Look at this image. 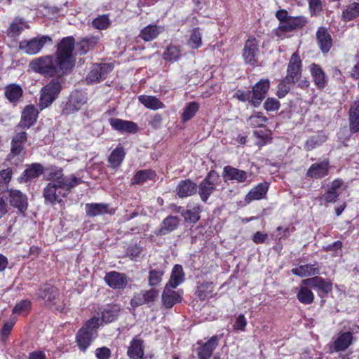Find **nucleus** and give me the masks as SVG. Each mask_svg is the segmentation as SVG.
<instances>
[{
    "instance_id": "nucleus-1",
    "label": "nucleus",
    "mask_w": 359,
    "mask_h": 359,
    "mask_svg": "<svg viewBox=\"0 0 359 359\" xmlns=\"http://www.w3.org/2000/svg\"><path fill=\"white\" fill-rule=\"evenodd\" d=\"M74 37L63 38L57 45L55 58L53 55L36 57L30 62L29 67L35 72L49 76L66 73L74 66Z\"/></svg>"
},
{
    "instance_id": "nucleus-2",
    "label": "nucleus",
    "mask_w": 359,
    "mask_h": 359,
    "mask_svg": "<svg viewBox=\"0 0 359 359\" xmlns=\"http://www.w3.org/2000/svg\"><path fill=\"white\" fill-rule=\"evenodd\" d=\"M100 327V318H92L80 328L76 334V342L81 351H86L93 340L97 337V328Z\"/></svg>"
},
{
    "instance_id": "nucleus-3",
    "label": "nucleus",
    "mask_w": 359,
    "mask_h": 359,
    "mask_svg": "<svg viewBox=\"0 0 359 359\" xmlns=\"http://www.w3.org/2000/svg\"><path fill=\"white\" fill-rule=\"evenodd\" d=\"M27 137L28 135L25 131L15 127L14 134L11 138V151L6 158L11 164L16 165L24 159L26 153L25 144Z\"/></svg>"
},
{
    "instance_id": "nucleus-4",
    "label": "nucleus",
    "mask_w": 359,
    "mask_h": 359,
    "mask_svg": "<svg viewBox=\"0 0 359 359\" xmlns=\"http://www.w3.org/2000/svg\"><path fill=\"white\" fill-rule=\"evenodd\" d=\"M46 178L49 183H55L57 185H62L63 188H74L81 184L83 180L74 175L65 177L61 168L50 166L46 169Z\"/></svg>"
},
{
    "instance_id": "nucleus-5",
    "label": "nucleus",
    "mask_w": 359,
    "mask_h": 359,
    "mask_svg": "<svg viewBox=\"0 0 359 359\" xmlns=\"http://www.w3.org/2000/svg\"><path fill=\"white\" fill-rule=\"evenodd\" d=\"M53 39L50 36L43 35L34 37L29 40H23L20 42L19 48L27 55H36L41 52L46 44H52Z\"/></svg>"
},
{
    "instance_id": "nucleus-6",
    "label": "nucleus",
    "mask_w": 359,
    "mask_h": 359,
    "mask_svg": "<svg viewBox=\"0 0 359 359\" xmlns=\"http://www.w3.org/2000/svg\"><path fill=\"white\" fill-rule=\"evenodd\" d=\"M74 188H63L62 185H57L55 183H48L44 188L43 196L45 203L55 204L61 203L62 198L67 197Z\"/></svg>"
},
{
    "instance_id": "nucleus-7",
    "label": "nucleus",
    "mask_w": 359,
    "mask_h": 359,
    "mask_svg": "<svg viewBox=\"0 0 359 359\" xmlns=\"http://www.w3.org/2000/svg\"><path fill=\"white\" fill-rule=\"evenodd\" d=\"M219 179L218 173L215 170H211L201 181L198 185V194L202 201L206 202L210 196L215 191Z\"/></svg>"
},
{
    "instance_id": "nucleus-8",
    "label": "nucleus",
    "mask_w": 359,
    "mask_h": 359,
    "mask_svg": "<svg viewBox=\"0 0 359 359\" xmlns=\"http://www.w3.org/2000/svg\"><path fill=\"white\" fill-rule=\"evenodd\" d=\"M87 102L85 93L81 90L72 92L68 100L62 106L63 114L69 115L78 111Z\"/></svg>"
},
{
    "instance_id": "nucleus-9",
    "label": "nucleus",
    "mask_w": 359,
    "mask_h": 359,
    "mask_svg": "<svg viewBox=\"0 0 359 359\" xmlns=\"http://www.w3.org/2000/svg\"><path fill=\"white\" fill-rule=\"evenodd\" d=\"M302 74V60L297 53H294L287 65L285 80L288 83H294L299 81Z\"/></svg>"
},
{
    "instance_id": "nucleus-10",
    "label": "nucleus",
    "mask_w": 359,
    "mask_h": 359,
    "mask_svg": "<svg viewBox=\"0 0 359 359\" xmlns=\"http://www.w3.org/2000/svg\"><path fill=\"white\" fill-rule=\"evenodd\" d=\"M270 82L268 79H261L252 88L251 91L252 97L250 104L255 107L260 105L265 98L266 94L269 89Z\"/></svg>"
},
{
    "instance_id": "nucleus-11",
    "label": "nucleus",
    "mask_w": 359,
    "mask_h": 359,
    "mask_svg": "<svg viewBox=\"0 0 359 359\" xmlns=\"http://www.w3.org/2000/svg\"><path fill=\"white\" fill-rule=\"evenodd\" d=\"M111 70L112 67L109 64H95L86 77V81L88 83L100 82L104 79Z\"/></svg>"
},
{
    "instance_id": "nucleus-12",
    "label": "nucleus",
    "mask_w": 359,
    "mask_h": 359,
    "mask_svg": "<svg viewBox=\"0 0 359 359\" xmlns=\"http://www.w3.org/2000/svg\"><path fill=\"white\" fill-rule=\"evenodd\" d=\"M38 109L33 104L26 106L22 113L21 119L16 128L28 129L35 124L38 117Z\"/></svg>"
},
{
    "instance_id": "nucleus-13",
    "label": "nucleus",
    "mask_w": 359,
    "mask_h": 359,
    "mask_svg": "<svg viewBox=\"0 0 359 359\" xmlns=\"http://www.w3.org/2000/svg\"><path fill=\"white\" fill-rule=\"evenodd\" d=\"M172 287L165 286L162 292V304L166 309H171L175 304L180 303L182 299L183 291H175Z\"/></svg>"
},
{
    "instance_id": "nucleus-14",
    "label": "nucleus",
    "mask_w": 359,
    "mask_h": 359,
    "mask_svg": "<svg viewBox=\"0 0 359 359\" xmlns=\"http://www.w3.org/2000/svg\"><path fill=\"white\" fill-rule=\"evenodd\" d=\"M302 283L311 288L318 290L320 295L321 293L327 294L332 289V283L320 276H315L303 280Z\"/></svg>"
},
{
    "instance_id": "nucleus-15",
    "label": "nucleus",
    "mask_w": 359,
    "mask_h": 359,
    "mask_svg": "<svg viewBox=\"0 0 359 359\" xmlns=\"http://www.w3.org/2000/svg\"><path fill=\"white\" fill-rule=\"evenodd\" d=\"M248 177L247 172L230 165H226L223 169L222 177L224 182L234 181L237 183H244L247 182Z\"/></svg>"
},
{
    "instance_id": "nucleus-16",
    "label": "nucleus",
    "mask_w": 359,
    "mask_h": 359,
    "mask_svg": "<svg viewBox=\"0 0 359 359\" xmlns=\"http://www.w3.org/2000/svg\"><path fill=\"white\" fill-rule=\"evenodd\" d=\"M38 298L43 299L48 306H51L56 304V300L59 297L58 290L51 285H43L37 292Z\"/></svg>"
},
{
    "instance_id": "nucleus-17",
    "label": "nucleus",
    "mask_w": 359,
    "mask_h": 359,
    "mask_svg": "<svg viewBox=\"0 0 359 359\" xmlns=\"http://www.w3.org/2000/svg\"><path fill=\"white\" fill-rule=\"evenodd\" d=\"M258 45L255 39H249L245 41L243 56L246 63L250 65H254L256 63L259 51Z\"/></svg>"
},
{
    "instance_id": "nucleus-18",
    "label": "nucleus",
    "mask_w": 359,
    "mask_h": 359,
    "mask_svg": "<svg viewBox=\"0 0 359 359\" xmlns=\"http://www.w3.org/2000/svg\"><path fill=\"white\" fill-rule=\"evenodd\" d=\"M9 202L11 206L24 212L28 206L27 198L25 194L17 189L9 191Z\"/></svg>"
},
{
    "instance_id": "nucleus-19",
    "label": "nucleus",
    "mask_w": 359,
    "mask_h": 359,
    "mask_svg": "<svg viewBox=\"0 0 359 359\" xmlns=\"http://www.w3.org/2000/svg\"><path fill=\"white\" fill-rule=\"evenodd\" d=\"M330 163L327 160L313 163L306 172V176L313 179H320L328 175Z\"/></svg>"
},
{
    "instance_id": "nucleus-20",
    "label": "nucleus",
    "mask_w": 359,
    "mask_h": 359,
    "mask_svg": "<svg viewBox=\"0 0 359 359\" xmlns=\"http://www.w3.org/2000/svg\"><path fill=\"white\" fill-rule=\"evenodd\" d=\"M316 39L321 51L324 54L327 53L332 46V39L325 27H320L318 28L316 32Z\"/></svg>"
},
{
    "instance_id": "nucleus-21",
    "label": "nucleus",
    "mask_w": 359,
    "mask_h": 359,
    "mask_svg": "<svg viewBox=\"0 0 359 359\" xmlns=\"http://www.w3.org/2000/svg\"><path fill=\"white\" fill-rule=\"evenodd\" d=\"M307 22L306 18L304 16H290L286 22H283L282 25H278V29L284 32H290L302 29Z\"/></svg>"
},
{
    "instance_id": "nucleus-22",
    "label": "nucleus",
    "mask_w": 359,
    "mask_h": 359,
    "mask_svg": "<svg viewBox=\"0 0 359 359\" xmlns=\"http://www.w3.org/2000/svg\"><path fill=\"white\" fill-rule=\"evenodd\" d=\"M43 166L39 163H34L29 165L24 170L18 181L20 182H27L37 178L43 172Z\"/></svg>"
},
{
    "instance_id": "nucleus-23",
    "label": "nucleus",
    "mask_w": 359,
    "mask_h": 359,
    "mask_svg": "<svg viewBox=\"0 0 359 359\" xmlns=\"http://www.w3.org/2000/svg\"><path fill=\"white\" fill-rule=\"evenodd\" d=\"M104 280L107 284L114 289H123L127 285L126 275L116 271L107 273Z\"/></svg>"
},
{
    "instance_id": "nucleus-24",
    "label": "nucleus",
    "mask_w": 359,
    "mask_h": 359,
    "mask_svg": "<svg viewBox=\"0 0 359 359\" xmlns=\"http://www.w3.org/2000/svg\"><path fill=\"white\" fill-rule=\"evenodd\" d=\"M309 68L315 85L318 89H323L328 81L325 72L320 65L315 63L311 64Z\"/></svg>"
},
{
    "instance_id": "nucleus-25",
    "label": "nucleus",
    "mask_w": 359,
    "mask_h": 359,
    "mask_svg": "<svg viewBox=\"0 0 359 359\" xmlns=\"http://www.w3.org/2000/svg\"><path fill=\"white\" fill-rule=\"evenodd\" d=\"M156 264H150L149 266L148 271V285L151 287H155L161 285L163 280V276L165 273V270L162 266H155Z\"/></svg>"
},
{
    "instance_id": "nucleus-26",
    "label": "nucleus",
    "mask_w": 359,
    "mask_h": 359,
    "mask_svg": "<svg viewBox=\"0 0 359 359\" xmlns=\"http://www.w3.org/2000/svg\"><path fill=\"white\" fill-rule=\"evenodd\" d=\"M175 191L179 197H187L196 193L197 185L189 179L181 180L177 184Z\"/></svg>"
},
{
    "instance_id": "nucleus-27",
    "label": "nucleus",
    "mask_w": 359,
    "mask_h": 359,
    "mask_svg": "<svg viewBox=\"0 0 359 359\" xmlns=\"http://www.w3.org/2000/svg\"><path fill=\"white\" fill-rule=\"evenodd\" d=\"M109 122L111 126L116 130L130 133L137 131V125L134 122L120 118H111Z\"/></svg>"
},
{
    "instance_id": "nucleus-28",
    "label": "nucleus",
    "mask_w": 359,
    "mask_h": 359,
    "mask_svg": "<svg viewBox=\"0 0 359 359\" xmlns=\"http://www.w3.org/2000/svg\"><path fill=\"white\" fill-rule=\"evenodd\" d=\"M353 339L351 332H343L334 340L332 347L337 352L345 351L352 344Z\"/></svg>"
},
{
    "instance_id": "nucleus-29",
    "label": "nucleus",
    "mask_w": 359,
    "mask_h": 359,
    "mask_svg": "<svg viewBox=\"0 0 359 359\" xmlns=\"http://www.w3.org/2000/svg\"><path fill=\"white\" fill-rule=\"evenodd\" d=\"M164 32V27L154 25H149L144 27L140 34V37L144 41H151Z\"/></svg>"
},
{
    "instance_id": "nucleus-30",
    "label": "nucleus",
    "mask_w": 359,
    "mask_h": 359,
    "mask_svg": "<svg viewBox=\"0 0 359 359\" xmlns=\"http://www.w3.org/2000/svg\"><path fill=\"white\" fill-rule=\"evenodd\" d=\"M219 338L217 336H212L207 342L201 346L198 350V355L201 359H208L210 357L212 351L218 345Z\"/></svg>"
},
{
    "instance_id": "nucleus-31",
    "label": "nucleus",
    "mask_w": 359,
    "mask_h": 359,
    "mask_svg": "<svg viewBox=\"0 0 359 359\" xmlns=\"http://www.w3.org/2000/svg\"><path fill=\"white\" fill-rule=\"evenodd\" d=\"M23 94L22 88L16 83L8 84L5 87L4 95L11 103L18 102Z\"/></svg>"
},
{
    "instance_id": "nucleus-32",
    "label": "nucleus",
    "mask_w": 359,
    "mask_h": 359,
    "mask_svg": "<svg viewBox=\"0 0 359 359\" xmlns=\"http://www.w3.org/2000/svg\"><path fill=\"white\" fill-rule=\"evenodd\" d=\"M184 281V273L183 268L180 264H175L172 268L169 281L166 283V286L177 288L180 284Z\"/></svg>"
},
{
    "instance_id": "nucleus-33",
    "label": "nucleus",
    "mask_w": 359,
    "mask_h": 359,
    "mask_svg": "<svg viewBox=\"0 0 359 359\" xmlns=\"http://www.w3.org/2000/svg\"><path fill=\"white\" fill-rule=\"evenodd\" d=\"M121 309L117 305H109L102 312L100 318V325L102 323H108L115 320L119 316Z\"/></svg>"
},
{
    "instance_id": "nucleus-34",
    "label": "nucleus",
    "mask_w": 359,
    "mask_h": 359,
    "mask_svg": "<svg viewBox=\"0 0 359 359\" xmlns=\"http://www.w3.org/2000/svg\"><path fill=\"white\" fill-rule=\"evenodd\" d=\"M127 354L130 359H142L144 355L143 341L133 339L128 348Z\"/></svg>"
},
{
    "instance_id": "nucleus-35",
    "label": "nucleus",
    "mask_w": 359,
    "mask_h": 359,
    "mask_svg": "<svg viewBox=\"0 0 359 359\" xmlns=\"http://www.w3.org/2000/svg\"><path fill=\"white\" fill-rule=\"evenodd\" d=\"M180 220L177 217L170 215L165 218L158 230L160 235H166L175 230L179 225Z\"/></svg>"
},
{
    "instance_id": "nucleus-36",
    "label": "nucleus",
    "mask_w": 359,
    "mask_h": 359,
    "mask_svg": "<svg viewBox=\"0 0 359 359\" xmlns=\"http://www.w3.org/2000/svg\"><path fill=\"white\" fill-rule=\"evenodd\" d=\"M350 130L353 133L359 131V99L355 101L350 109Z\"/></svg>"
},
{
    "instance_id": "nucleus-37",
    "label": "nucleus",
    "mask_w": 359,
    "mask_h": 359,
    "mask_svg": "<svg viewBox=\"0 0 359 359\" xmlns=\"http://www.w3.org/2000/svg\"><path fill=\"white\" fill-rule=\"evenodd\" d=\"M268 190V186L266 184L260 183L252 189L245 196V201L248 203L254 200H259L265 196Z\"/></svg>"
},
{
    "instance_id": "nucleus-38",
    "label": "nucleus",
    "mask_w": 359,
    "mask_h": 359,
    "mask_svg": "<svg viewBox=\"0 0 359 359\" xmlns=\"http://www.w3.org/2000/svg\"><path fill=\"white\" fill-rule=\"evenodd\" d=\"M85 209L88 216L95 217L107 213L108 205L104 203H87Z\"/></svg>"
},
{
    "instance_id": "nucleus-39",
    "label": "nucleus",
    "mask_w": 359,
    "mask_h": 359,
    "mask_svg": "<svg viewBox=\"0 0 359 359\" xmlns=\"http://www.w3.org/2000/svg\"><path fill=\"white\" fill-rule=\"evenodd\" d=\"M98 42V37L90 36L81 39L77 44V48L81 55L87 53L93 49Z\"/></svg>"
},
{
    "instance_id": "nucleus-40",
    "label": "nucleus",
    "mask_w": 359,
    "mask_h": 359,
    "mask_svg": "<svg viewBox=\"0 0 359 359\" xmlns=\"http://www.w3.org/2000/svg\"><path fill=\"white\" fill-rule=\"evenodd\" d=\"M138 99L139 101L148 109L156 110L164 107L163 103L155 96L140 95Z\"/></svg>"
},
{
    "instance_id": "nucleus-41",
    "label": "nucleus",
    "mask_w": 359,
    "mask_h": 359,
    "mask_svg": "<svg viewBox=\"0 0 359 359\" xmlns=\"http://www.w3.org/2000/svg\"><path fill=\"white\" fill-rule=\"evenodd\" d=\"M292 273L300 277L310 276L319 273V269L315 265L306 264L292 269Z\"/></svg>"
},
{
    "instance_id": "nucleus-42",
    "label": "nucleus",
    "mask_w": 359,
    "mask_h": 359,
    "mask_svg": "<svg viewBox=\"0 0 359 359\" xmlns=\"http://www.w3.org/2000/svg\"><path fill=\"white\" fill-rule=\"evenodd\" d=\"M126 153L121 146H118L109 156L108 161L113 168L118 167L124 159Z\"/></svg>"
},
{
    "instance_id": "nucleus-43",
    "label": "nucleus",
    "mask_w": 359,
    "mask_h": 359,
    "mask_svg": "<svg viewBox=\"0 0 359 359\" xmlns=\"http://www.w3.org/2000/svg\"><path fill=\"white\" fill-rule=\"evenodd\" d=\"M156 176L154 171L151 169L141 170L136 172L132 179L133 184H141L148 180H152Z\"/></svg>"
},
{
    "instance_id": "nucleus-44",
    "label": "nucleus",
    "mask_w": 359,
    "mask_h": 359,
    "mask_svg": "<svg viewBox=\"0 0 359 359\" xmlns=\"http://www.w3.org/2000/svg\"><path fill=\"white\" fill-rule=\"evenodd\" d=\"M359 16V3L353 2L346 6L342 12V18L345 21H351Z\"/></svg>"
},
{
    "instance_id": "nucleus-45",
    "label": "nucleus",
    "mask_w": 359,
    "mask_h": 359,
    "mask_svg": "<svg viewBox=\"0 0 359 359\" xmlns=\"http://www.w3.org/2000/svg\"><path fill=\"white\" fill-rule=\"evenodd\" d=\"M187 44L192 49L199 48L202 46V34L198 27L191 29Z\"/></svg>"
},
{
    "instance_id": "nucleus-46",
    "label": "nucleus",
    "mask_w": 359,
    "mask_h": 359,
    "mask_svg": "<svg viewBox=\"0 0 359 359\" xmlns=\"http://www.w3.org/2000/svg\"><path fill=\"white\" fill-rule=\"evenodd\" d=\"M27 27L24 19L16 18L10 25L8 34L12 36H18L25 28Z\"/></svg>"
},
{
    "instance_id": "nucleus-47",
    "label": "nucleus",
    "mask_w": 359,
    "mask_h": 359,
    "mask_svg": "<svg viewBox=\"0 0 359 359\" xmlns=\"http://www.w3.org/2000/svg\"><path fill=\"white\" fill-rule=\"evenodd\" d=\"M180 50L177 46L169 45L163 53V57L165 60L175 62L180 57Z\"/></svg>"
},
{
    "instance_id": "nucleus-48",
    "label": "nucleus",
    "mask_w": 359,
    "mask_h": 359,
    "mask_svg": "<svg viewBox=\"0 0 359 359\" xmlns=\"http://www.w3.org/2000/svg\"><path fill=\"white\" fill-rule=\"evenodd\" d=\"M199 104L196 102H189L184 109L182 114V119L183 122H187L193 118L196 112L198 111Z\"/></svg>"
},
{
    "instance_id": "nucleus-49",
    "label": "nucleus",
    "mask_w": 359,
    "mask_h": 359,
    "mask_svg": "<svg viewBox=\"0 0 359 359\" xmlns=\"http://www.w3.org/2000/svg\"><path fill=\"white\" fill-rule=\"evenodd\" d=\"M298 300L304 304H310L313 302L314 295L307 287H302L297 294Z\"/></svg>"
},
{
    "instance_id": "nucleus-50",
    "label": "nucleus",
    "mask_w": 359,
    "mask_h": 359,
    "mask_svg": "<svg viewBox=\"0 0 359 359\" xmlns=\"http://www.w3.org/2000/svg\"><path fill=\"white\" fill-rule=\"evenodd\" d=\"M13 175L11 168H8L0 171V193H3L8 187Z\"/></svg>"
},
{
    "instance_id": "nucleus-51",
    "label": "nucleus",
    "mask_w": 359,
    "mask_h": 359,
    "mask_svg": "<svg viewBox=\"0 0 359 359\" xmlns=\"http://www.w3.org/2000/svg\"><path fill=\"white\" fill-rule=\"evenodd\" d=\"M325 140V136L317 134L310 137L305 142L304 149L306 151H311L317 146L320 145Z\"/></svg>"
},
{
    "instance_id": "nucleus-52",
    "label": "nucleus",
    "mask_w": 359,
    "mask_h": 359,
    "mask_svg": "<svg viewBox=\"0 0 359 359\" xmlns=\"http://www.w3.org/2000/svg\"><path fill=\"white\" fill-rule=\"evenodd\" d=\"M200 208L198 207L193 208L192 209H187L182 212V216L184 218L186 222L191 223H196L200 219Z\"/></svg>"
},
{
    "instance_id": "nucleus-53",
    "label": "nucleus",
    "mask_w": 359,
    "mask_h": 359,
    "mask_svg": "<svg viewBox=\"0 0 359 359\" xmlns=\"http://www.w3.org/2000/svg\"><path fill=\"white\" fill-rule=\"evenodd\" d=\"M44 88L45 91L51 95L55 100L57 98L62 89L60 82L57 79H52L50 83L44 86Z\"/></svg>"
},
{
    "instance_id": "nucleus-54",
    "label": "nucleus",
    "mask_w": 359,
    "mask_h": 359,
    "mask_svg": "<svg viewBox=\"0 0 359 359\" xmlns=\"http://www.w3.org/2000/svg\"><path fill=\"white\" fill-rule=\"evenodd\" d=\"M93 27L97 29H105L109 25V20L105 15H100L92 22Z\"/></svg>"
},
{
    "instance_id": "nucleus-55",
    "label": "nucleus",
    "mask_w": 359,
    "mask_h": 359,
    "mask_svg": "<svg viewBox=\"0 0 359 359\" xmlns=\"http://www.w3.org/2000/svg\"><path fill=\"white\" fill-rule=\"evenodd\" d=\"M54 100L55 99H53V96L45 91V88L43 87L41 91V97L39 100V106L41 108L44 109L48 107L53 103Z\"/></svg>"
},
{
    "instance_id": "nucleus-56",
    "label": "nucleus",
    "mask_w": 359,
    "mask_h": 359,
    "mask_svg": "<svg viewBox=\"0 0 359 359\" xmlns=\"http://www.w3.org/2000/svg\"><path fill=\"white\" fill-rule=\"evenodd\" d=\"M339 196L338 191H332L328 189L327 192L320 197V201L321 203H334L337 201Z\"/></svg>"
},
{
    "instance_id": "nucleus-57",
    "label": "nucleus",
    "mask_w": 359,
    "mask_h": 359,
    "mask_svg": "<svg viewBox=\"0 0 359 359\" xmlns=\"http://www.w3.org/2000/svg\"><path fill=\"white\" fill-rule=\"evenodd\" d=\"M31 302L29 300H22L14 306L13 313L20 315L27 312L31 309Z\"/></svg>"
},
{
    "instance_id": "nucleus-58",
    "label": "nucleus",
    "mask_w": 359,
    "mask_h": 359,
    "mask_svg": "<svg viewBox=\"0 0 359 359\" xmlns=\"http://www.w3.org/2000/svg\"><path fill=\"white\" fill-rule=\"evenodd\" d=\"M141 292L144 297L143 298L146 304L154 302L158 297V291L154 287H152L148 290H142Z\"/></svg>"
},
{
    "instance_id": "nucleus-59",
    "label": "nucleus",
    "mask_w": 359,
    "mask_h": 359,
    "mask_svg": "<svg viewBox=\"0 0 359 359\" xmlns=\"http://www.w3.org/2000/svg\"><path fill=\"white\" fill-rule=\"evenodd\" d=\"M280 102L276 98L269 97L265 101L264 107L266 111H273L278 110L280 107Z\"/></svg>"
},
{
    "instance_id": "nucleus-60",
    "label": "nucleus",
    "mask_w": 359,
    "mask_h": 359,
    "mask_svg": "<svg viewBox=\"0 0 359 359\" xmlns=\"http://www.w3.org/2000/svg\"><path fill=\"white\" fill-rule=\"evenodd\" d=\"M289 83H288L285 79L279 83L277 91V95L279 98L284 97L285 95L289 92L290 89Z\"/></svg>"
},
{
    "instance_id": "nucleus-61",
    "label": "nucleus",
    "mask_w": 359,
    "mask_h": 359,
    "mask_svg": "<svg viewBox=\"0 0 359 359\" xmlns=\"http://www.w3.org/2000/svg\"><path fill=\"white\" fill-rule=\"evenodd\" d=\"M247 325L246 319L243 314H240L236 318L233 324V328L236 330L244 331Z\"/></svg>"
},
{
    "instance_id": "nucleus-62",
    "label": "nucleus",
    "mask_w": 359,
    "mask_h": 359,
    "mask_svg": "<svg viewBox=\"0 0 359 359\" xmlns=\"http://www.w3.org/2000/svg\"><path fill=\"white\" fill-rule=\"evenodd\" d=\"M142 252V248L140 245H134L128 247V255L131 259H136L140 257Z\"/></svg>"
},
{
    "instance_id": "nucleus-63",
    "label": "nucleus",
    "mask_w": 359,
    "mask_h": 359,
    "mask_svg": "<svg viewBox=\"0 0 359 359\" xmlns=\"http://www.w3.org/2000/svg\"><path fill=\"white\" fill-rule=\"evenodd\" d=\"M16 323L15 318H11L9 321L6 322L1 330V334L4 337H7L11 332L15 323Z\"/></svg>"
},
{
    "instance_id": "nucleus-64",
    "label": "nucleus",
    "mask_w": 359,
    "mask_h": 359,
    "mask_svg": "<svg viewBox=\"0 0 359 359\" xmlns=\"http://www.w3.org/2000/svg\"><path fill=\"white\" fill-rule=\"evenodd\" d=\"M95 355L98 359H109L111 351L107 347L98 348L95 351Z\"/></svg>"
}]
</instances>
